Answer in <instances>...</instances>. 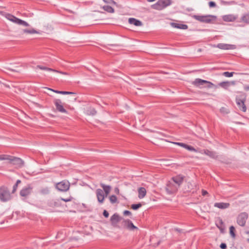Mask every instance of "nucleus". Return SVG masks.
Listing matches in <instances>:
<instances>
[{"instance_id":"49","label":"nucleus","mask_w":249,"mask_h":249,"mask_svg":"<svg viewBox=\"0 0 249 249\" xmlns=\"http://www.w3.org/2000/svg\"><path fill=\"white\" fill-rule=\"evenodd\" d=\"M124 215H130L131 214V213L127 210H125L124 212Z\"/></svg>"},{"instance_id":"6","label":"nucleus","mask_w":249,"mask_h":249,"mask_svg":"<svg viewBox=\"0 0 249 249\" xmlns=\"http://www.w3.org/2000/svg\"><path fill=\"white\" fill-rule=\"evenodd\" d=\"M53 103L55 105L57 111L62 113H68L67 110L64 108L63 106V103H62V101L60 99H54L53 100Z\"/></svg>"},{"instance_id":"42","label":"nucleus","mask_w":249,"mask_h":249,"mask_svg":"<svg viewBox=\"0 0 249 249\" xmlns=\"http://www.w3.org/2000/svg\"><path fill=\"white\" fill-rule=\"evenodd\" d=\"M185 149L188 150L189 151H195V152L196 151V150L193 147L188 145L187 144L186 145Z\"/></svg>"},{"instance_id":"34","label":"nucleus","mask_w":249,"mask_h":249,"mask_svg":"<svg viewBox=\"0 0 249 249\" xmlns=\"http://www.w3.org/2000/svg\"><path fill=\"white\" fill-rule=\"evenodd\" d=\"M235 228L233 226H231L230 228V233L231 236L233 238H235V234L234 233Z\"/></svg>"},{"instance_id":"46","label":"nucleus","mask_w":249,"mask_h":249,"mask_svg":"<svg viewBox=\"0 0 249 249\" xmlns=\"http://www.w3.org/2000/svg\"><path fill=\"white\" fill-rule=\"evenodd\" d=\"M54 72H57V73H61V74H64V75H70L67 72H63V71H57V70H54Z\"/></svg>"},{"instance_id":"45","label":"nucleus","mask_w":249,"mask_h":249,"mask_svg":"<svg viewBox=\"0 0 249 249\" xmlns=\"http://www.w3.org/2000/svg\"><path fill=\"white\" fill-rule=\"evenodd\" d=\"M220 111L223 113H228L229 112L228 109L224 107L221 108Z\"/></svg>"},{"instance_id":"33","label":"nucleus","mask_w":249,"mask_h":249,"mask_svg":"<svg viewBox=\"0 0 249 249\" xmlns=\"http://www.w3.org/2000/svg\"><path fill=\"white\" fill-rule=\"evenodd\" d=\"M241 20H242V21H243L246 23H249V14H246V15H244V16H243Z\"/></svg>"},{"instance_id":"39","label":"nucleus","mask_w":249,"mask_h":249,"mask_svg":"<svg viewBox=\"0 0 249 249\" xmlns=\"http://www.w3.org/2000/svg\"><path fill=\"white\" fill-rule=\"evenodd\" d=\"M205 84H206V87L207 88H211L213 86H214L213 84L212 83H211L210 81H206V83H205Z\"/></svg>"},{"instance_id":"50","label":"nucleus","mask_w":249,"mask_h":249,"mask_svg":"<svg viewBox=\"0 0 249 249\" xmlns=\"http://www.w3.org/2000/svg\"><path fill=\"white\" fill-rule=\"evenodd\" d=\"M71 198H72L71 197H69V198H68L66 199L61 198L60 200H63L65 202H69V201H71Z\"/></svg>"},{"instance_id":"23","label":"nucleus","mask_w":249,"mask_h":249,"mask_svg":"<svg viewBox=\"0 0 249 249\" xmlns=\"http://www.w3.org/2000/svg\"><path fill=\"white\" fill-rule=\"evenodd\" d=\"M171 25L174 28H176L178 29L185 30L188 28V26L186 24H178L177 23L172 22L171 23Z\"/></svg>"},{"instance_id":"54","label":"nucleus","mask_w":249,"mask_h":249,"mask_svg":"<svg viewBox=\"0 0 249 249\" xmlns=\"http://www.w3.org/2000/svg\"><path fill=\"white\" fill-rule=\"evenodd\" d=\"M208 193L207 192V191H205V190H202V195L203 196H205V195H207Z\"/></svg>"},{"instance_id":"55","label":"nucleus","mask_w":249,"mask_h":249,"mask_svg":"<svg viewBox=\"0 0 249 249\" xmlns=\"http://www.w3.org/2000/svg\"><path fill=\"white\" fill-rule=\"evenodd\" d=\"M114 191L117 194H119V189H118V188H115L114 189Z\"/></svg>"},{"instance_id":"18","label":"nucleus","mask_w":249,"mask_h":249,"mask_svg":"<svg viewBox=\"0 0 249 249\" xmlns=\"http://www.w3.org/2000/svg\"><path fill=\"white\" fill-rule=\"evenodd\" d=\"M237 18L236 16L233 15H227L223 16L222 19L224 21L226 22H232L234 21Z\"/></svg>"},{"instance_id":"12","label":"nucleus","mask_w":249,"mask_h":249,"mask_svg":"<svg viewBox=\"0 0 249 249\" xmlns=\"http://www.w3.org/2000/svg\"><path fill=\"white\" fill-rule=\"evenodd\" d=\"M184 179V177L181 175H178L174 177H173L171 180L174 184H175L178 188L180 185L183 182Z\"/></svg>"},{"instance_id":"30","label":"nucleus","mask_w":249,"mask_h":249,"mask_svg":"<svg viewBox=\"0 0 249 249\" xmlns=\"http://www.w3.org/2000/svg\"><path fill=\"white\" fill-rule=\"evenodd\" d=\"M60 205V200L55 199L53 200L50 202V205L51 206L58 207Z\"/></svg>"},{"instance_id":"38","label":"nucleus","mask_w":249,"mask_h":249,"mask_svg":"<svg viewBox=\"0 0 249 249\" xmlns=\"http://www.w3.org/2000/svg\"><path fill=\"white\" fill-rule=\"evenodd\" d=\"M233 72H230L228 71H226V72H224L223 73V75H224L226 77H231L233 76Z\"/></svg>"},{"instance_id":"17","label":"nucleus","mask_w":249,"mask_h":249,"mask_svg":"<svg viewBox=\"0 0 249 249\" xmlns=\"http://www.w3.org/2000/svg\"><path fill=\"white\" fill-rule=\"evenodd\" d=\"M230 205V203L225 202H217L215 203L214 204V206L215 207L218 208L220 209H227L229 207Z\"/></svg>"},{"instance_id":"5","label":"nucleus","mask_w":249,"mask_h":249,"mask_svg":"<svg viewBox=\"0 0 249 249\" xmlns=\"http://www.w3.org/2000/svg\"><path fill=\"white\" fill-rule=\"evenodd\" d=\"M178 187L171 181H169L165 188L166 193L171 195L175 194L178 190Z\"/></svg>"},{"instance_id":"3","label":"nucleus","mask_w":249,"mask_h":249,"mask_svg":"<svg viewBox=\"0 0 249 249\" xmlns=\"http://www.w3.org/2000/svg\"><path fill=\"white\" fill-rule=\"evenodd\" d=\"M12 198L11 194L7 187L2 186L0 187V200L2 202H6Z\"/></svg>"},{"instance_id":"7","label":"nucleus","mask_w":249,"mask_h":249,"mask_svg":"<svg viewBox=\"0 0 249 249\" xmlns=\"http://www.w3.org/2000/svg\"><path fill=\"white\" fill-rule=\"evenodd\" d=\"M70 183L68 181L63 180L56 184V188L59 191L66 192L69 189Z\"/></svg>"},{"instance_id":"43","label":"nucleus","mask_w":249,"mask_h":249,"mask_svg":"<svg viewBox=\"0 0 249 249\" xmlns=\"http://www.w3.org/2000/svg\"><path fill=\"white\" fill-rule=\"evenodd\" d=\"M174 144H176V145H179L180 146H181L184 148H185L186 146V144L185 143H182V142H174Z\"/></svg>"},{"instance_id":"41","label":"nucleus","mask_w":249,"mask_h":249,"mask_svg":"<svg viewBox=\"0 0 249 249\" xmlns=\"http://www.w3.org/2000/svg\"><path fill=\"white\" fill-rule=\"evenodd\" d=\"M105 3L110 5H115L116 2L112 0H103Z\"/></svg>"},{"instance_id":"26","label":"nucleus","mask_w":249,"mask_h":249,"mask_svg":"<svg viewBox=\"0 0 249 249\" xmlns=\"http://www.w3.org/2000/svg\"><path fill=\"white\" fill-rule=\"evenodd\" d=\"M85 113L87 115L93 116L96 114V111L94 108L89 107L86 109Z\"/></svg>"},{"instance_id":"16","label":"nucleus","mask_w":249,"mask_h":249,"mask_svg":"<svg viewBox=\"0 0 249 249\" xmlns=\"http://www.w3.org/2000/svg\"><path fill=\"white\" fill-rule=\"evenodd\" d=\"M236 102L239 108L243 112H246L247 110L246 107L245 105V100L239 98H236Z\"/></svg>"},{"instance_id":"22","label":"nucleus","mask_w":249,"mask_h":249,"mask_svg":"<svg viewBox=\"0 0 249 249\" xmlns=\"http://www.w3.org/2000/svg\"><path fill=\"white\" fill-rule=\"evenodd\" d=\"M205 83H206V80L196 78L192 82V84L196 87H200L205 84Z\"/></svg>"},{"instance_id":"11","label":"nucleus","mask_w":249,"mask_h":249,"mask_svg":"<svg viewBox=\"0 0 249 249\" xmlns=\"http://www.w3.org/2000/svg\"><path fill=\"white\" fill-rule=\"evenodd\" d=\"M216 47L221 50H234L236 48V46L233 44H229L226 43H219Z\"/></svg>"},{"instance_id":"1","label":"nucleus","mask_w":249,"mask_h":249,"mask_svg":"<svg viewBox=\"0 0 249 249\" xmlns=\"http://www.w3.org/2000/svg\"><path fill=\"white\" fill-rule=\"evenodd\" d=\"M192 17L200 22L206 23H211L213 20H214L216 18V16L211 15L205 16L193 15Z\"/></svg>"},{"instance_id":"32","label":"nucleus","mask_w":249,"mask_h":249,"mask_svg":"<svg viewBox=\"0 0 249 249\" xmlns=\"http://www.w3.org/2000/svg\"><path fill=\"white\" fill-rule=\"evenodd\" d=\"M109 201L112 204L115 203L117 202V198L114 195H111L109 197Z\"/></svg>"},{"instance_id":"10","label":"nucleus","mask_w":249,"mask_h":249,"mask_svg":"<svg viewBox=\"0 0 249 249\" xmlns=\"http://www.w3.org/2000/svg\"><path fill=\"white\" fill-rule=\"evenodd\" d=\"M123 220V218L120 216L117 213H114L110 217L111 225L114 227H118V223Z\"/></svg>"},{"instance_id":"28","label":"nucleus","mask_w":249,"mask_h":249,"mask_svg":"<svg viewBox=\"0 0 249 249\" xmlns=\"http://www.w3.org/2000/svg\"><path fill=\"white\" fill-rule=\"evenodd\" d=\"M23 32L25 34H37L38 32L35 30L33 28H31L29 29H23Z\"/></svg>"},{"instance_id":"35","label":"nucleus","mask_w":249,"mask_h":249,"mask_svg":"<svg viewBox=\"0 0 249 249\" xmlns=\"http://www.w3.org/2000/svg\"><path fill=\"white\" fill-rule=\"evenodd\" d=\"M40 192L42 194L46 195L49 194L50 190L48 187H45L41 189Z\"/></svg>"},{"instance_id":"29","label":"nucleus","mask_w":249,"mask_h":249,"mask_svg":"<svg viewBox=\"0 0 249 249\" xmlns=\"http://www.w3.org/2000/svg\"><path fill=\"white\" fill-rule=\"evenodd\" d=\"M36 68H38V69H39L40 70H45V71H53V72H54V69H51V68H48V67H45V66H40V65H37L36 66Z\"/></svg>"},{"instance_id":"2","label":"nucleus","mask_w":249,"mask_h":249,"mask_svg":"<svg viewBox=\"0 0 249 249\" xmlns=\"http://www.w3.org/2000/svg\"><path fill=\"white\" fill-rule=\"evenodd\" d=\"M172 4L171 0H159L157 2L151 6L152 8L161 10Z\"/></svg>"},{"instance_id":"15","label":"nucleus","mask_w":249,"mask_h":249,"mask_svg":"<svg viewBox=\"0 0 249 249\" xmlns=\"http://www.w3.org/2000/svg\"><path fill=\"white\" fill-rule=\"evenodd\" d=\"M32 187L30 185L23 188L20 192V195L22 196L26 197L30 195L32 192Z\"/></svg>"},{"instance_id":"24","label":"nucleus","mask_w":249,"mask_h":249,"mask_svg":"<svg viewBox=\"0 0 249 249\" xmlns=\"http://www.w3.org/2000/svg\"><path fill=\"white\" fill-rule=\"evenodd\" d=\"M101 186L103 189V191L104 192V194L106 195V196H107V195L109 194L110 191H111V187L109 185H106L104 184H101Z\"/></svg>"},{"instance_id":"27","label":"nucleus","mask_w":249,"mask_h":249,"mask_svg":"<svg viewBox=\"0 0 249 249\" xmlns=\"http://www.w3.org/2000/svg\"><path fill=\"white\" fill-rule=\"evenodd\" d=\"M102 8L106 11L113 13L114 12V9L110 5H104L102 7Z\"/></svg>"},{"instance_id":"48","label":"nucleus","mask_w":249,"mask_h":249,"mask_svg":"<svg viewBox=\"0 0 249 249\" xmlns=\"http://www.w3.org/2000/svg\"><path fill=\"white\" fill-rule=\"evenodd\" d=\"M47 89L48 90H51L55 93H58V94H61V93H62V91H59V90H54V89H50V88H47Z\"/></svg>"},{"instance_id":"4","label":"nucleus","mask_w":249,"mask_h":249,"mask_svg":"<svg viewBox=\"0 0 249 249\" xmlns=\"http://www.w3.org/2000/svg\"><path fill=\"white\" fill-rule=\"evenodd\" d=\"M5 18L10 21L19 25H22L23 26H28L29 24L25 21L18 18L10 14H6L5 15Z\"/></svg>"},{"instance_id":"8","label":"nucleus","mask_w":249,"mask_h":249,"mask_svg":"<svg viewBox=\"0 0 249 249\" xmlns=\"http://www.w3.org/2000/svg\"><path fill=\"white\" fill-rule=\"evenodd\" d=\"M122 227L123 228L127 229L129 230L132 231L137 229V227L135 226L132 222L129 220H125L123 219L121 222Z\"/></svg>"},{"instance_id":"13","label":"nucleus","mask_w":249,"mask_h":249,"mask_svg":"<svg viewBox=\"0 0 249 249\" xmlns=\"http://www.w3.org/2000/svg\"><path fill=\"white\" fill-rule=\"evenodd\" d=\"M96 194L98 202L100 203H103L105 197H106L103 190L97 189L96 191Z\"/></svg>"},{"instance_id":"21","label":"nucleus","mask_w":249,"mask_h":249,"mask_svg":"<svg viewBox=\"0 0 249 249\" xmlns=\"http://www.w3.org/2000/svg\"><path fill=\"white\" fill-rule=\"evenodd\" d=\"M128 22L136 26H141L142 25V23L140 20L134 18H129L128 19Z\"/></svg>"},{"instance_id":"47","label":"nucleus","mask_w":249,"mask_h":249,"mask_svg":"<svg viewBox=\"0 0 249 249\" xmlns=\"http://www.w3.org/2000/svg\"><path fill=\"white\" fill-rule=\"evenodd\" d=\"M209 5L210 7H214L216 6V4L213 1H210L209 2Z\"/></svg>"},{"instance_id":"51","label":"nucleus","mask_w":249,"mask_h":249,"mask_svg":"<svg viewBox=\"0 0 249 249\" xmlns=\"http://www.w3.org/2000/svg\"><path fill=\"white\" fill-rule=\"evenodd\" d=\"M103 215L105 217H108L109 216V213L106 210H104L103 212Z\"/></svg>"},{"instance_id":"37","label":"nucleus","mask_w":249,"mask_h":249,"mask_svg":"<svg viewBox=\"0 0 249 249\" xmlns=\"http://www.w3.org/2000/svg\"><path fill=\"white\" fill-rule=\"evenodd\" d=\"M162 161L164 162L163 164L165 165H170L173 163L172 160H170L164 159Z\"/></svg>"},{"instance_id":"36","label":"nucleus","mask_w":249,"mask_h":249,"mask_svg":"<svg viewBox=\"0 0 249 249\" xmlns=\"http://www.w3.org/2000/svg\"><path fill=\"white\" fill-rule=\"evenodd\" d=\"M142 205L141 203L136 204H132L131 205V208L134 210H136L139 208L141 207Z\"/></svg>"},{"instance_id":"58","label":"nucleus","mask_w":249,"mask_h":249,"mask_svg":"<svg viewBox=\"0 0 249 249\" xmlns=\"http://www.w3.org/2000/svg\"><path fill=\"white\" fill-rule=\"evenodd\" d=\"M246 89H248V90H249V87L246 88Z\"/></svg>"},{"instance_id":"52","label":"nucleus","mask_w":249,"mask_h":249,"mask_svg":"<svg viewBox=\"0 0 249 249\" xmlns=\"http://www.w3.org/2000/svg\"><path fill=\"white\" fill-rule=\"evenodd\" d=\"M220 248L222 249H225L226 248V244L225 243H222L220 246Z\"/></svg>"},{"instance_id":"44","label":"nucleus","mask_w":249,"mask_h":249,"mask_svg":"<svg viewBox=\"0 0 249 249\" xmlns=\"http://www.w3.org/2000/svg\"><path fill=\"white\" fill-rule=\"evenodd\" d=\"M61 94H63V95H67V94L75 95V93H74V92H72L62 91Z\"/></svg>"},{"instance_id":"53","label":"nucleus","mask_w":249,"mask_h":249,"mask_svg":"<svg viewBox=\"0 0 249 249\" xmlns=\"http://www.w3.org/2000/svg\"><path fill=\"white\" fill-rule=\"evenodd\" d=\"M17 187H18L17 184H15L14 185L13 191H12L13 193H14L17 190Z\"/></svg>"},{"instance_id":"14","label":"nucleus","mask_w":249,"mask_h":249,"mask_svg":"<svg viewBox=\"0 0 249 249\" xmlns=\"http://www.w3.org/2000/svg\"><path fill=\"white\" fill-rule=\"evenodd\" d=\"M10 162L18 167H21L23 165V160L21 159L16 157H11Z\"/></svg>"},{"instance_id":"9","label":"nucleus","mask_w":249,"mask_h":249,"mask_svg":"<svg viewBox=\"0 0 249 249\" xmlns=\"http://www.w3.org/2000/svg\"><path fill=\"white\" fill-rule=\"evenodd\" d=\"M248 217V215L246 213H242L238 215L237 218V222L241 226L245 225L246 220Z\"/></svg>"},{"instance_id":"25","label":"nucleus","mask_w":249,"mask_h":249,"mask_svg":"<svg viewBox=\"0 0 249 249\" xmlns=\"http://www.w3.org/2000/svg\"><path fill=\"white\" fill-rule=\"evenodd\" d=\"M235 83L234 82H222L219 84V86L225 89H228V88L231 85H234Z\"/></svg>"},{"instance_id":"31","label":"nucleus","mask_w":249,"mask_h":249,"mask_svg":"<svg viewBox=\"0 0 249 249\" xmlns=\"http://www.w3.org/2000/svg\"><path fill=\"white\" fill-rule=\"evenodd\" d=\"M11 156L7 155H0V160H8L10 161Z\"/></svg>"},{"instance_id":"56","label":"nucleus","mask_w":249,"mask_h":249,"mask_svg":"<svg viewBox=\"0 0 249 249\" xmlns=\"http://www.w3.org/2000/svg\"><path fill=\"white\" fill-rule=\"evenodd\" d=\"M20 182H21V181H20V180H18L17 181V182H16V184H17V186H18V184L19 183H20Z\"/></svg>"},{"instance_id":"20","label":"nucleus","mask_w":249,"mask_h":249,"mask_svg":"<svg viewBox=\"0 0 249 249\" xmlns=\"http://www.w3.org/2000/svg\"><path fill=\"white\" fill-rule=\"evenodd\" d=\"M138 197L140 199L143 198L146 194V190L144 187H140L138 189Z\"/></svg>"},{"instance_id":"19","label":"nucleus","mask_w":249,"mask_h":249,"mask_svg":"<svg viewBox=\"0 0 249 249\" xmlns=\"http://www.w3.org/2000/svg\"><path fill=\"white\" fill-rule=\"evenodd\" d=\"M204 153L205 155L209 156L210 158L214 159H217L218 158V155L216 154V152L214 151H212L206 149L204 150Z\"/></svg>"},{"instance_id":"40","label":"nucleus","mask_w":249,"mask_h":249,"mask_svg":"<svg viewBox=\"0 0 249 249\" xmlns=\"http://www.w3.org/2000/svg\"><path fill=\"white\" fill-rule=\"evenodd\" d=\"M188 189H189V190H190V191L193 189L194 186L196 187V183H195L188 182Z\"/></svg>"},{"instance_id":"57","label":"nucleus","mask_w":249,"mask_h":249,"mask_svg":"<svg viewBox=\"0 0 249 249\" xmlns=\"http://www.w3.org/2000/svg\"><path fill=\"white\" fill-rule=\"evenodd\" d=\"M73 100L74 101H75L76 100V98L75 97H74L73 98Z\"/></svg>"}]
</instances>
